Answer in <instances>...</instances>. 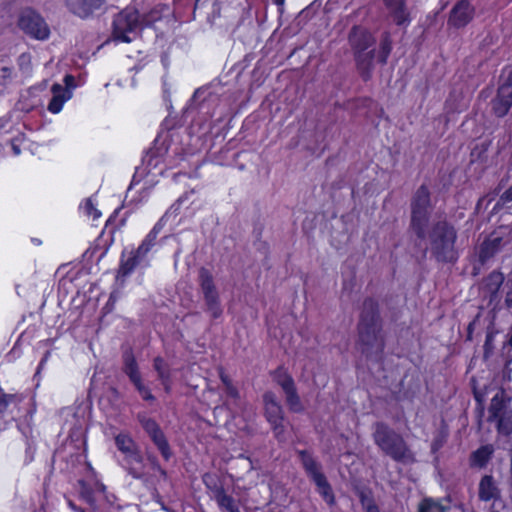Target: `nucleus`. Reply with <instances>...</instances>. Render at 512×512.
Instances as JSON below:
<instances>
[{"label":"nucleus","mask_w":512,"mask_h":512,"mask_svg":"<svg viewBox=\"0 0 512 512\" xmlns=\"http://www.w3.org/2000/svg\"><path fill=\"white\" fill-rule=\"evenodd\" d=\"M356 349L368 363L380 364L385 357L386 333L379 302L364 299L356 324Z\"/></svg>","instance_id":"f257e3e1"},{"label":"nucleus","mask_w":512,"mask_h":512,"mask_svg":"<svg viewBox=\"0 0 512 512\" xmlns=\"http://www.w3.org/2000/svg\"><path fill=\"white\" fill-rule=\"evenodd\" d=\"M433 209L431 192L427 185L422 184L413 193L410 200V222L408 227V231L415 236L413 244L414 248L418 249L420 253L417 256L419 263L425 261L427 257L428 247L423 244L427 236Z\"/></svg>","instance_id":"f03ea898"},{"label":"nucleus","mask_w":512,"mask_h":512,"mask_svg":"<svg viewBox=\"0 0 512 512\" xmlns=\"http://www.w3.org/2000/svg\"><path fill=\"white\" fill-rule=\"evenodd\" d=\"M457 237L456 228L446 219L434 222L426 236L431 256L439 263H455L459 257Z\"/></svg>","instance_id":"7ed1b4c3"},{"label":"nucleus","mask_w":512,"mask_h":512,"mask_svg":"<svg viewBox=\"0 0 512 512\" xmlns=\"http://www.w3.org/2000/svg\"><path fill=\"white\" fill-rule=\"evenodd\" d=\"M372 436L377 447L394 461L403 464H412L416 461L404 437L387 423H374Z\"/></svg>","instance_id":"20e7f679"},{"label":"nucleus","mask_w":512,"mask_h":512,"mask_svg":"<svg viewBox=\"0 0 512 512\" xmlns=\"http://www.w3.org/2000/svg\"><path fill=\"white\" fill-rule=\"evenodd\" d=\"M348 41L353 51L357 70L361 78L368 81L374 68L376 39L366 28L353 26L348 34Z\"/></svg>","instance_id":"39448f33"},{"label":"nucleus","mask_w":512,"mask_h":512,"mask_svg":"<svg viewBox=\"0 0 512 512\" xmlns=\"http://www.w3.org/2000/svg\"><path fill=\"white\" fill-rule=\"evenodd\" d=\"M197 282L204 301V311L210 313L214 319L219 318L223 313V309L221 307L219 291L211 271L205 267H200Z\"/></svg>","instance_id":"423d86ee"},{"label":"nucleus","mask_w":512,"mask_h":512,"mask_svg":"<svg viewBox=\"0 0 512 512\" xmlns=\"http://www.w3.org/2000/svg\"><path fill=\"white\" fill-rule=\"evenodd\" d=\"M17 26L25 34L39 40L48 38L49 27L43 17L32 8H24L20 11Z\"/></svg>","instance_id":"0eeeda50"},{"label":"nucleus","mask_w":512,"mask_h":512,"mask_svg":"<svg viewBox=\"0 0 512 512\" xmlns=\"http://www.w3.org/2000/svg\"><path fill=\"white\" fill-rule=\"evenodd\" d=\"M140 27V14L138 10L124 9L114 17L113 36L116 40L130 43L131 38L127 36V33L133 32Z\"/></svg>","instance_id":"6e6552de"},{"label":"nucleus","mask_w":512,"mask_h":512,"mask_svg":"<svg viewBox=\"0 0 512 512\" xmlns=\"http://www.w3.org/2000/svg\"><path fill=\"white\" fill-rule=\"evenodd\" d=\"M492 111L495 116L502 118L512 106V70L499 86L496 96L491 101Z\"/></svg>","instance_id":"1a4fd4ad"},{"label":"nucleus","mask_w":512,"mask_h":512,"mask_svg":"<svg viewBox=\"0 0 512 512\" xmlns=\"http://www.w3.org/2000/svg\"><path fill=\"white\" fill-rule=\"evenodd\" d=\"M263 415L268 423L285 420L284 408L277 395L271 391H265L262 395Z\"/></svg>","instance_id":"9d476101"},{"label":"nucleus","mask_w":512,"mask_h":512,"mask_svg":"<svg viewBox=\"0 0 512 512\" xmlns=\"http://www.w3.org/2000/svg\"><path fill=\"white\" fill-rule=\"evenodd\" d=\"M510 402L511 397L501 388L491 399L487 421L494 422L499 417L511 414L512 409L510 408Z\"/></svg>","instance_id":"9b49d317"},{"label":"nucleus","mask_w":512,"mask_h":512,"mask_svg":"<svg viewBox=\"0 0 512 512\" xmlns=\"http://www.w3.org/2000/svg\"><path fill=\"white\" fill-rule=\"evenodd\" d=\"M473 15V6L467 0H461L452 8L448 23L453 27L462 28L472 20Z\"/></svg>","instance_id":"f8f14e48"},{"label":"nucleus","mask_w":512,"mask_h":512,"mask_svg":"<svg viewBox=\"0 0 512 512\" xmlns=\"http://www.w3.org/2000/svg\"><path fill=\"white\" fill-rule=\"evenodd\" d=\"M67 7L70 12L80 18H87L95 10L100 9L105 0H66Z\"/></svg>","instance_id":"ddd939ff"},{"label":"nucleus","mask_w":512,"mask_h":512,"mask_svg":"<svg viewBox=\"0 0 512 512\" xmlns=\"http://www.w3.org/2000/svg\"><path fill=\"white\" fill-rule=\"evenodd\" d=\"M504 282V276L499 271H492L486 278L483 279L481 290L485 297L489 298V303L498 300V292Z\"/></svg>","instance_id":"4468645a"},{"label":"nucleus","mask_w":512,"mask_h":512,"mask_svg":"<svg viewBox=\"0 0 512 512\" xmlns=\"http://www.w3.org/2000/svg\"><path fill=\"white\" fill-rule=\"evenodd\" d=\"M478 496L481 501L488 502L501 497V491L492 475H484L479 483Z\"/></svg>","instance_id":"2eb2a0df"},{"label":"nucleus","mask_w":512,"mask_h":512,"mask_svg":"<svg viewBox=\"0 0 512 512\" xmlns=\"http://www.w3.org/2000/svg\"><path fill=\"white\" fill-rule=\"evenodd\" d=\"M208 488L214 493V499L221 510L225 512H240L235 499L226 493L223 486L215 484L213 487L208 486Z\"/></svg>","instance_id":"dca6fc26"},{"label":"nucleus","mask_w":512,"mask_h":512,"mask_svg":"<svg viewBox=\"0 0 512 512\" xmlns=\"http://www.w3.org/2000/svg\"><path fill=\"white\" fill-rule=\"evenodd\" d=\"M122 361V370L129 377V380L132 383L138 382L141 379V374L131 347H127L123 351Z\"/></svg>","instance_id":"f3484780"},{"label":"nucleus","mask_w":512,"mask_h":512,"mask_svg":"<svg viewBox=\"0 0 512 512\" xmlns=\"http://www.w3.org/2000/svg\"><path fill=\"white\" fill-rule=\"evenodd\" d=\"M353 491L358 496L365 512H380L379 507L374 501L373 492L368 486L355 485Z\"/></svg>","instance_id":"a211bd4d"},{"label":"nucleus","mask_w":512,"mask_h":512,"mask_svg":"<svg viewBox=\"0 0 512 512\" xmlns=\"http://www.w3.org/2000/svg\"><path fill=\"white\" fill-rule=\"evenodd\" d=\"M51 90L53 97L48 105V110L52 113H58L62 109L64 102L70 98L71 93L57 83L52 86Z\"/></svg>","instance_id":"6ab92c4d"},{"label":"nucleus","mask_w":512,"mask_h":512,"mask_svg":"<svg viewBox=\"0 0 512 512\" xmlns=\"http://www.w3.org/2000/svg\"><path fill=\"white\" fill-rule=\"evenodd\" d=\"M386 7L390 10L394 22L397 25H403L407 22L408 12L404 0H383Z\"/></svg>","instance_id":"aec40b11"},{"label":"nucleus","mask_w":512,"mask_h":512,"mask_svg":"<svg viewBox=\"0 0 512 512\" xmlns=\"http://www.w3.org/2000/svg\"><path fill=\"white\" fill-rule=\"evenodd\" d=\"M124 461L127 465V471L128 473L135 479H142L144 477V472L137 469L134 466V463L142 464L143 463V456L141 454L139 446L135 448L134 450H131V452H128L125 454Z\"/></svg>","instance_id":"412c9836"},{"label":"nucleus","mask_w":512,"mask_h":512,"mask_svg":"<svg viewBox=\"0 0 512 512\" xmlns=\"http://www.w3.org/2000/svg\"><path fill=\"white\" fill-rule=\"evenodd\" d=\"M285 396V403L292 413H303L305 407L298 394L296 384L290 385V387L283 390Z\"/></svg>","instance_id":"4be33fe9"},{"label":"nucleus","mask_w":512,"mask_h":512,"mask_svg":"<svg viewBox=\"0 0 512 512\" xmlns=\"http://www.w3.org/2000/svg\"><path fill=\"white\" fill-rule=\"evenodd\" d=\"M494 449L492 445H484L473 451L470 455V466L484 468L490 461Z\"/></svg>","instance_id":"5701e85b"},{"label":"nucleus","mask_w":512,"mask_h":512,"mask_svg":"<svg viewBox=\"0 0 512 512\" xmlns=\"http://www.w3.org/2000/svg\"><path fill=\"white\" fill-rule=\"evenodd\" d=\"M296 454L308 476L313 475L322 468L321 464L314 459L312 453L308 450H296Z\"/></svg>","instance_id":"b1692460"},{"label":"nucleus","mask_w":512,"mask_h":512,"mask_svg":"<svg viewBox=\"0 0 512 512\" xmlns=\"http://www.w3.org/2000/svg\"><path fill=\"white\" fill-rule=\"evenodd\" d=\"M500 243V238H494L492 240H486L481 244L479 251V260L482 264H484L488 259L495 255V253L499 249Z\"/></svg>","instance_id":"393cba45"},{"label":"nucleus","mask_w":512,"mask_h":512,"mask_svg":"<svg viewBox=\"0 0 512 512\" xmlns=\"http://www.w3.org/2000/svg\"><path fill=\"white\" fill-rule=\"evenodd\" d=\"M150 439L153 442V444L156 446L158 451L160 452L161 456L166 461H169L173 457V452H172L171 446H170L163 430L160 433H158L156 436H153Z\"/></svg>","instance_id":"a878e982"},{"label":"nucleus","mask_w":512,"mask_h":512,"mask_svg":"<svg viewBox=\"0 0 512 512\" xmlns=\"http://www.w3.org/2000/svg\"><path fill=\"white\" fill-rule=\"evenodd\" d=\"M391 51H392L391 36L388 32H384L381 35V39H380L379 51L377 53V61L383 66L386 65Z\"/></svg>","instance_id":"bb28decb"},{"label":"nucleus","mask_w":512,"mask_h":512,"mask_svg":"<svg viewBox=\"0 0 512 512\" xmlns=\"http://www.w3.org/2000/svg\"><path fill=\"white\" fill-rule=\"evenodd\" d=\"M498 330L495 328L493 322H491L486 331V339L483 345V359L487 361L493 354L495 350L494 338L496 334H498Z\"/></svg>","instance_id":"cd10ccee"},{"label":"nucleus","mask_w":512,"mask_h":512,"mask_svg":"<svg viewBox=\"0 0 512 512\" xmlns=\"http://www.w3.org/2000/svg\"><path fill=\"white\" fill-rule=\"evenodd\" d=\"M123 257L124 252L122 253V260L118 269L117 279L128 276L142 261L133 252H131V256L127 260H124Z\"/></svg>","instance_id":"c85d7f7f"},{"label":"nucleus","mask_w":512,"mask_h":512,"mask_svg":"<svg viewBox=\"0 0 512 512\" xmlns=\"http://www.w3.org/2000/svg\"><path fill=\"white\" fill-rule=\"evenodd\" d=\"M167 9L168 6L166 4H159L155 6L140 18L141 27L151 26L154 22L160 20L162 18L163 11Z\"/></svg>","instance_id":"c756f323"},{"label":"nucleus","mask_w":512,"mask_h":512,"mask_svg":"<svg viewBox=\"0 0 512 512\" xmlns=\"http://www.w3.org/2000/svg\"><path fill=\"white\" fill-rule=\"evenodd\" d=\"M137 420L149 438L156 436L162 431L160 425L153 418L147 417L144 414H138Z\"/></svg>","instance_id":"7c9ffc66"},{"label":"nucleus","mask_w":512,"mask_h":512,"mask_svg":"<svg viewBox=\"0 0 512 512\" xmlns=\"http://www.w3.org/2000/svg\"><path fill=\"white\" fill-rule=\"evenodd\" d=\"M115 445L124 455L138 447L128 434L120 433L115 437Z\"/></svg>","instance_id":"2f4dec72"},{"label":"nucleus","mask_w":512,"mask_h":512,"mask_svg":"<svg viewBox=\"0 0 512 512\" xmlns=\"http://www.w3.org/2000/svg\"><path fill=\"white\" fill-rule=\"evenodd\" d=\"M272 376L273 380L282 388V390L295 384L293 377L281 366L272 372Z\"/></svg>","instance_id":"473e14b6"},{"label":"nucleus","mask_w":512,"mask_h":512,"mask_svg":"<svg viewBox=\"0 0 512 512\" xmlns=\"http://www.w3.org/2000/svg\"><path fill=\"white\" fill-rule=\"evenodd\" d=\"M490 144V141H483L480 144H477L471 151V162L485 163L488 158L487 152Z\"/></svg>","instance_id":"72a5a7b5"},{"label":"nucleus","mask_w":512,"mask_h":512,"mask_svg":"<svg viewBox=\"0 0 512 512\" xmlns=\"http://www.w3.org/2000/svg\"><path fill=\"white\" fill-rule=\"evenodd\" d=\"M449 507L443 506L432 498L423 499L418 506V512H446Z\"/></svg>","instance_id":"f704fd0d"},{"label":"nucleus","mask_w":512,"mask_h":512,"mask_svg":"<svg viewBox=\"0 0 512 512\" xmlns=\"http://www.w3.org/2000/svg\"><path fill=\"white\" fill-rule=\"evenodd\" d=\"M153 368L160 381H167L168 378H171L170 368L163 358L156 357L153 361Z\"/></svg>","instance_id":"c9c22d12"},{"label":"nucleus","mask_w":512,"mask_h":512,"mask_svg":"<svg viewBox=\"0 0 512 512\" xmlns=\"http://www.w3.org/2000/svg\"><path fill=\"white\" fill-rule=\"evenodd\" d=\"M494 422L497 423L496 428L499 434L509 436L512 433V413L499 417Z\"/></svg>","instance_id":"e433bc0d"},{"label":"nucleus","mask_w":512,"mask_h":512,"mask_svg":"<svg viewBox=\"0 0 512 512\" xmlns=\"http://www.w3.org/2000/svg\"><path fill=\"white\" fill-rule=\"evenodd\" d=\"M272 429V432L274 434V437L279 442H284L286 440L285 437V426H284V420L273 421L269 423Z\"/></svg>","instance_id":"4c0bfd02"},{"label":"nucleus","mask_w":512,"mask_h":512,"mask_svg":"<svg viewBox=\"0 0 512 512\" xmlns=\"http://www.w3.org/2000/svg\"><path fill=\"white\" fill-rule=\"evenodd\" d=\"M317 490L328 504L332 505L335 503V496L332 487L328 481H326L325 484H322L319 487H317Z\"/></svg>","instance_id":"58836bf2"},{"label":"nucleus","mask_w":512,"mask_h":512,"mask_svg":"<svg viewBox=\"0 0 512 512\" xmlns=\"http://www.w3.org/2000/svg\"><path fill=\"white\" fill-rule=\"evenodd\" d=\"M141 397L146 401H153L155 397L151 394L148 387L142 383V378L138 382L133 383Z\"/></svg>","instance_id":"ea45409f"},{"label":"nucleus","mask_w":512,"mask_h":512,"mask_svg":"<svg viewBox=\"0 0 512 512\" xmlns=\"http://www.w3.org/2000/svg\"><path fill=\"white\" fill-rule=\"evenodd\" d=\"M15 400V395L2 393L0 395V415L3 414L10 402Z\"/></svg>","instance_id":"a19ab883"},{"label":"nucleus","mask_w":512,"mask_h":512,"mask_svg":"<svg viewBox=\"0 0 512 512\" xmlns=\"http://www.w3.org/2000/svg\"><path fill=\"white\" fill-rule=\"evenodd\" d=\"M159 230V225H155L154 228L150 231V233L146 236L143 242L152 247L155 244V240L159 233Z\"/></svg>","instance_id":"79ce46f5"},{"label":"nucleus","mask_w":512,"mask_h":512,"mask_svg":"<svg viewBox=\"0 0 512 512\" xmlns=\"http://www.w3.org/2000/svg\"><path fill=\"white\" fill-rule=\"evenodd\" d=\"M481 314L478 313L475 318L468 324L467 327V335L466 340L472 341L473 340V331L475 330L476 323L480 320Z\"/></svg>","instance_id":"37998d69"},{"label":"nucleus","mask_w":512,"mask_h":512,"mask_svg":"<svg viewBox=\"0 0 512 512\" xmlns=\"http://www.w3.org/2000/svg\"><path fill=\"white\" fill-rule=\"evenodd\" d=\"M309 477L315 483L316 487H319L320 485L325 484V482L328 481L326 476L322 473L321 469Z\"/></svg>","instance_id":"c03bdc74"},{"label":"nucleus","mask_w":512,"mask_h":512,"mask_svg":"<svg viewBox=\"0 0 512 512\" xmlns=\"http://www.w3.org/2000/svg\"><path fill=\"white\" fill-rule=\"evenodd\" d=\"M150 249H151V246L142 242V244L138 247V249L136 251H133V253L135 255H137V257L139 259L143 260L144 257L146 256V254L150 251Z\"/></svg>","instance_id":"a18cd8bd"},{"label":"nucleus","mask_w":512,"mask_h":512,"mask_svg":"<svg viewBox=\"0 0 512 512\" xmlns=\"http://www.w3.org/2000/svg\"><path fill=\"white\" fill-rule=\"evenodd\" d=\"M85 209H86L87 214H89V215L93 214V217H94L95 219H96V218H98V217H100V215H101L100 211H98V210L94 207V205H93V203H92L91 199H87V200H86Z\"/></svg>","instance_id":"49530a36"},{"label":"nucleus","mask_w":512,"mask_h":512,"mask_svg":"<svg viewBox=\"0 0 512 512\" xmlns=\"http://www.w3.org/2000/svg\"><path fill=\"white\" fill-rule=\"evenodd\" d=\"M225 392L229 397L233 399H239L240 397L238 389L233 384L225 387Z\"/></svg>","instance_id":"de8ad7c7"},{"label":"nucleus","mask_w":512,"mask_h":512,"mask_svg":"<svg viewBox=\"0 0 512 512\" xmlns=\"http://www.w3.org/2000/svg\"><path fill=\"white\" fill-rule=\"evenodd\" d=\"M147 460L149 461L152 469H154V470L160 469L161 466L159 464L157 457L154 454L147 453Z\"/></svg>","instance_id":"09e8293b"},{"label":"nucleus","mask_w":512,"mask_h":512,"mask_svg":"<svg viewBox=\"0 0 512 512\" xmlns=\"http://www.w3.org/2000/svg\"><path fill=\"white\" fill-rule=\"evenodd\" d=\"M219 376L225 387H227L228 385H232L230 377L227 374H225L223 369H220Z\"/></svg>","instance_id":"8fccbe9b"},{"label":"nucleus","mask_w":512,"mask_h":512,"mask_svg":"<svg viewBox=\"0 0 512 512\" xmlns=\"http://www.w3.org/2000/svg\"><path fill=\"white\" fill-rule=\"evenodd\" d=\"M81 495L88 503L92 504L94 502L92 491L86 489L81 492Z\"/></svg>","instance_id":"3c124183"},{"label":"nucleus","mask_w":512,"mask_h":512,"mask_svg":"<svg viewBox=\"0 0 512 512\" xmlns=\"http://www.w3.org/2000/svg\"><path fill=\"white\" fill-rule=\"evenodd\" d=\"M501 199L505 202L512 200V186L502 194Z\"/></svg>","instance_id":"603ef678"},{"label":"nucleus","mask_w":512,"mask_h":512,"mask_svg":"<svg viewBox=\"0 0 512 512\" xmlns=\"http://www.w3.org/2000/svg\"><path fill=\"white\" fill-rule=\"evenodd\" d=\"M505 305L512 310V289L506 293Z\"/></svg>","instance_id":"864d4df0"},{"label":"nucleus","mask_w":512,"mask_h":512,"mask_svg":"<svg viewBox=\"0 0 512 512\" xmlns=\"http://www.w3.org/2000/svg\"><path fill=\"white\" fill-rule=\"evenodd\" d=\"M109 393H110L111 398L113 400H118L120 398V393H119V391L115 387H110L109 388Z\"/></svg>","instance_id":"5fc2aeb1"},{"label":"nucleus","mask_w":512,"mask_h":512,"mask_svg":"<svg viewBox=\"0 0 512 512\" xmlns=\"http://www.w3.org/2000/svg\"><path fill=\"white\" fill-rule=\"evenodd\" d=\"M314 3H312L309 7L303 9L301 12H300V16L301 17H309L310 14H311V11H312V7H313Z\"/></svg>","instance_id":"6e6d98bb"},{"label":"nucleus","mask_w":512,"mask_h":512,"mask_svg":"<svg viewBox=\"0 0 512 512\" xmlns=\"http://www.w3.org/2000/svg\"><path fill=\"white\" fill-rule=\"evenodd\" d=\"M49 356H50V351H46V353L44 354L43 358L40 361L39 367L37 369V374L39 373L40 369L42 368L44 363L47 361Z\"/></svg>","instance_id":"4d7b16f0"},{"label":"nucleus","mask_w":512,"mask_h":512,"mask_svg":"<svg viewBox=\"0 0 512 512\" xmlns=\"http://www.w3.org/2000/svg\"><path fill=\"white\" fill-rule=\"evenodd\" d=\"M442 446V442L440 440H434L431 445L432 452H436Z\"/></svg>","instance_id":"13d9d810"},{"label":"nucleus","mask_w":512,"mask_h":512,"mask_svg":"<svg viewBox=\"0 0 512 512\" xmlns=\"http://www.w3.org/2000/svg\"><path fill=\"white\" fill-rule=\"evenodd\" d=\"M161 383L164 386L165 392L169 393L171 390V378H168L167 381H161Z\"/></svg>","instance_id":"bf43d9fd"},{"label":"nucleus","mask_w":512,"mask_h":512,"mask_svg":"<svg viewBox=\"0 0 512 512\" xmlns=\"http://www.w3.org/2000/svg\"><path fill=\"white\" fill-rule=\"evenodd\" d=\"M474 398L480 405H483L484 397L481 393L474 391Z\"/></svg>","instance_id":"052dcab7"},{"label":"nucleus","mask_w":512,"mask_h":512,"mask_svg":"<svg viewBox=\"0 0 512 512\" xmlns=\"http://www.w3.org/2000/svg\"><path fill=\"white\" fill-rule=\"evenodd\" d=\"M69 507H71L76 512H85L82 508L75 505V503L72 500L68 501Z\"/></svg>","instance_id":"680f3d73"},{"label":"nucleus","mask_w":512,"mask_h":512,"mask_svg":"<svg viewBox=\"0 0 512 512\" xmlns=\"http://www.w3.org/2000/svg\"><path fill=\"white\" fill-rule=\"evenodd\" d=\"M64 81L67 86H72L74 83V77L72 75H66Z\"/></svg>","instance_id":"e2e57ef3"},{"label":"nucleus","mask_w":512,"mask_h":512,"mask_svg":"<svg viewBox=\"0 0 512 512\" xmlns=\"http://www.w3.org/2000/svg\"><path fill=\"white\" fill-rule=\"evenodd\" d=\"M507 346H510L512 348V331L509 334L508 340L504 342L503 349Z\"/></svg>","instance_id":"0e129e2a"},{"label":"nucleus","mask_w":512,"mask_h":512,"mask_svg":"<svg viewBox=\"0 0 512 512\" xmlns=\"http://www.w3.org/2000/svg\"><path fill=\"white\" fill-rule=\"evenodd\" d=\"M1 71L3 72V76H9L11 73V69L9 67H2Z\"/></svg>","instance_id":"69168bd1"},{"label":"nucleus","mask_w":512,"mask_h":512,"mask_svg":"<svg viewBox=\"0 0 512 512\" xmlns=\"http://www.w3.org/2000/svg\"><path fill=\"white\" fill-rule=\"evenodd\" d=\"M156 471H158L161 475V477H163L164 479L167 478V471L165 469H163L162 467H160V469H157Z\"/></svg>","instance_id":"338daca9"},{"label":"nucleus","mask_w":512,"mask_h":512,"mask_svg":"<svg viewBox=\"0 0 512 512\" xmlns=\"http://www.w3.org/2000/svg\"><path fill=\"white\" fill-rule=\"evenodd\" d=\"M12 150L16 155L20 153V148L15 144H12Z\"/></svg>","instance_id":"774afa93"}]
</instances>
